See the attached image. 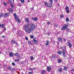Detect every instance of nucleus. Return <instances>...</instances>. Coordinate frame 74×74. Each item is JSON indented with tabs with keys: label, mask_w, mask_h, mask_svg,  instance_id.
I'll use <instances>...</instances> for the list:
<instances>
[{
	"label": "nucleus",
	"mask_w": 74,
	"mask_h": 74,
	"mask_svg": "<svg viewBox=\"0 0 74 74\" xmlns=\"http://www.w3.org/2000/svg\"><path fill=\"white\" fill-rule=\"evenodd\" d=\"M3 14L2 13H0V17H2L3 16Z\"/></svg>",
	"instance_id": "nucleus-27"
},
{
	"label": "nucleus",
	"mask_w": 74,
	"mask_h": 74,
	"mask_svg": "<svg viewBox=\"0 0 74 74\" xmlns=\"http://www.w3.org/2000/svg\"><path fill=\"white\" fill-rule=\"evenodd\" d=\"M31 31H33L36 28V26L33 24L31 23L30 24V28Z\"/></svg>",
	"instance_id": "nucleus-3"
},
{
	"label": "nucleus",
	"mask_w": 74,
	"mask_h": 74,
	"mask_svg": "<svg viewBox=\"0 0 74 74\" xmlns=\"http://www.w3.org/2000/svg\"><path fill=\"white\" fill-rule=\"evenodd\" d=\"M3 4H4V5H7V3L5 2H3Z\"/></svg>",
	"instance_id": "nucleus-45"
},
{
	"label": "nucleus",
	"mask_w": 74,
	"mask_h": 74,
	"mask_svg": "<svg viewBox=\"0 0 74 74\" xmlns=\"http://www.w3.org/2000/svg\"><path fill=\"white\" fill-rule=\"evenodd\" d=\"M57 43L58 44H59V43L57 42Z\"/></svg>",
	"instance_id": "nucleus-59"
},
{
	"label": "nucleus",
	"mask_w": 74,
	"mask_h": 74,
	"mask_svg": "<svg viewBox=\"0 0 74 74\" xmlns=\"http://www.w3.org/2000/svg\"><path fill=\"white\" fill-rule=\"evenodd\" d=\"M71 71H74V69H73L72 70H71Z\"/></svg>",
	"instance_id": "nucleus-51"
},
{
	"label": "nucleus",
	"mask_w": 74,
	"mask_h": 74,
	"mask_svg": "<svg viewBox=\"0 0 74 74\" xmlns=\"http://www.w3.org/2000/svg\"><path fill=\"white\" fill-rule=\"evenodd\" d=\"M25 39L26 40H28V38H27V37H26L25 38Z\"/></svg>",
	"instance_id": "nucleus-43"
},
{
	"label": "nucleus",
	"mask_w": 74,
	"mask_h": 74,
	"mask_svg": "<svg viewBox=\"0 0 74 74\" xmlns=\"http://www.w3.org/2000/svg\"><path fill=\"white\" fill-rule=\"evenodd\" d=\"M69 24H68V23L64 24L62 26V27L61 28V30L62 31L66 29V28L68 27H69Z\"/></svg>",
	"instance_id": "nucleus-5"
},
{
	"label": "nucleus",
	"mask_w": 74,
	"mask_h": 74,
	"mask_svg": "<svg viewBox=\"0 0 74 74\" xmlns=\"http://www.w3.org/2000/svg\"><path fill=\"white\" fill-rule=\"evenodd\" d=\"M0 53H1V52H0Z\"/></svg>",
	"instance_id": "nucleus-60"
},
{
	"label": "nucleus",
	"mask_w": 74,
	"mask_h": 74,
	"mask_svg": "<svg viewBox=\"0 0 74 74\" xmlns=\"http://www.w3.org/2000/svg\"><path fill=\"white\" fill-rule=\"evenodd\" d=\"M66 39H64V42H66Z\"/></svg>",
	"instance_id": "nucleus-49"
},
{
	"label": "nucleus",
	"mask_w": 74,
	"mask_h": 74,
	"mask_svg": "<svg viewBox=\"0 0 74 74\" xmlns=\"http://www.w3.org/2000/svg\"><path fill=\"white\" fill-rule=\"evenodd\" d=\"M28 2H30V1H28Z\"/></svg>",
	"instance_id": "nucleus-56"
},
{
	"label": "nucleus",
	"mask_w": 74,
	"mask_h": 74,
	"mask_svg": "<svg viewBox=\"0 0 74 74\" xmlns=\"http://www.w3.org/2000/svg\"><path fill=\"white\" fill-rule=\"evenodd\" d=\"M66 13H69L70 12V10H66Z\"/></svg>",
	"instance_id": "nucleus-29"
},
{
	"label": "nucleus",
	"mask_w": 74,
	"mask_h": 74,
	"mask_svg": "<svg viewBox=\"0 0 74 74\" xmlns=\"http://www.w3.org/2000/svg\"><path fill=\"white\" fill-rule=\"evenodd\" d=\"M51 60H53V59H56V57L55 56V54H53L52 56V57H51Z\"/></svg>",
	"instance_id": "nucleus-7"
},
{
	"label": "nucleus",
	"mask_w": 74,
	"mask_h": 74,
	"mask_svg": "<svg viewBox=\"0 0 74 74\" xmlns=\"http://www.w3.org/2000/svg\"><path fill=\"white\" fill-rule=\"evenodd\" d=\"M26 30V32L27 33H30L31 32V29L29 28V29H27Z\"/></svg>",
	"instance_id": "nucleus-8"
},
{
	"label": "nucleus",
	"mask_w": 74,
	"mask_h": 74,
	"mask_svg": "<svg viewBox=\"0 0 74 74\" xmlns=\"http://www.w3.org/2000/svg\"><path fill=\"white\" fill-rule=\"evenodd\" d=\"M6 30V28H4V29L3 30V32H4V31H5Z\"/></svg>",
	"instance_id": "nucleus-40"
},
{
	"label": "nucleus",
	"mask_w": 74,
	"mask_h": 74,
	"mask_svg": "<svg viewBox=\"0 0 74 74\" xmlns=\"http://www.w3.org/2000/svg\"><path fill=\"white\" fill-rule=\"evenodd\" d=\"M63 49H66V46H64L63 47Z\"/></svg>",
	"instance_id": "nucleus-42"
},
{
	"label": "nucleus",
	"mask_w": 74,
	"mask_h": 74,
	"mask_svg": "<svg viewBox=\"0 0 74 74\" xmlns=\"http://www.w3.org/2000/svg\"><path fill=\"white\" fill-rule=\"evenodd\" d=\"M58 53L59 55H62H62L64 57H66V55L65 54L66 53V51L64 49H63L62 50V51H58Z\"/></svg>",
	"instance_id": "nucleus-2"
},
{
	"label": "nucleus",
	"mask_w": 74,
	"mask_h": 74,
	"mask_svg": "<svg viewBox=\"0 0 74 74\" xmlns=\"http://www.w3.org/2000/svg\"><path fill=\"white\" fill-rule=\"evenodd\" d=\"M14 70H15V69H12V71H14Z\"/></svg>",
	"instance_id": "nucleus-47"
},
{
	"label": "nucleus",
	"mask_w": 74,
	"mask_h": 74,
	"mask_svg": "<svg viewBox=\"0 0 74 74\" xmlns=\"http://www.w3.org/2000/svg\"><path fill=\"white\" fill-rule=\"evenodd\" d=\"M10 5L11 6V7L12 8H14V5H12V3L11 2V4H10Z\"/></svg>",
	"instance_id": "nucleus-32"
},
{
	"label": "nucleus",
	"mask_w": 74,
	"mask_h": 74,
	"mask_svg": "<svg viewBox=\"0 0 74 74\" xmlns=\"http://www.w3.org/2000/svg\"><path fill=\"white\" fill-rule=\"evenodd\" d=\"M32 20L34 21H36L37 20V18L35 17V18H32Z\"/></svg>",
	"instance_id": "nucleus-20"
},
{
	"label": "nucleus",
	"mask_w": 74,
	"mask_h": 74,
	"mask_svg": "<svg viewBox=\"0 0 74 74\" xmlns=\"http://www.w3.org/2000/svg\"><path fill=\"white\" fill-rule=\"evenodd\" d=\"M58 41L59 42H62V40H63V38H62L61 37H59L58 38Z\"/></svg>",
	"instance_id": "nucleus-12"
},
{
	"label": "nucleus",
	"mask_w": 74,
	"mask_h": 74,
	"mask_svg": "<svg viewBox=\"0 0 74 74\" xmlns=\"http://www.w3.org/2000/svg\"><path fill=\"white\" fill-rule=\"evenodd\" d=\"M16 56H18V53H16L15 54Z\"/></svg>",
	"instance_id": "nucleus-34"
},
{
	"label": "nucleus",
	"mask_w": 74,
	"mask_h": 74,
	"mask_svg": "<svg viewBox=\"0 0 74 74\" xmlns=\"http://www.w3.org/2000/svg\"><path fill=\"white\" fill-rule=\"evenodd\" d=\"M8 0V1H10V3H12V2H11V0Z\"/></svg>",
	"instance_id": "nucleus-52"
},
{
	"label": "nucleus",
	"mask_w": 74,
	"mask_h": 74,
	"mask_svg": "<svg viewBox=\"0 0 74 74\" xmlns=\"http://www.w3.org/2000/svg\"><path fill=\"white\" fill-rule=\"evenodd\" d=\"M68 46H69V48H71V47H72V45L70 43V42L68 44Z\"/></svg>",
	"instance_id": "nucleus-22"
},
{
	"label": "nucleus",
	"mask_w": 74,
	"mask_h": 74,
	"mask_svg": "<svg viewBox=\"0 0 74 74\" xmlns=\"http://www.w3.org/2000/svg\"><path fill=\"white\" fill-rule=\"evenodd\" d=\"M69 9V8L68 7V6H67L65 8V10H68Z\"/></svg>",
	"instance_id": "nucleus-31"
},
{
	"label": "nucleus",
	"mask_w": 74,
	"mask_h": 74,
	"mask_svg": "<svg viewBox=\"0 0 74 74\" xmlns=\"http://www.w3.org/2000/svg\"><path fill=\"white\" fill-rule=\"evenodd\" d=\"M5 36H2V37H3V38H4V37Z\"/></svg>",
	"instance_id": "nucleus-55"
},
{
	"label": "nucleus",
	"mask_w": 74,
	"mask_h": 74,
	"mask_svg": "<svg viewBox=\"0 0 74 74\" xmlns=\"http://www.w3.org/2000/svg\"><path fill=\"white\" fill-rule=\"evenodd\" d=\"M28 43H29V44H31V42H30V41H28Z\"/></svg>",
	"instance_id": "nucleus-44"
},
{
	"label": "nucleus",
	"mask_w": 74,
	"mask_h": 74,
	"mask_svg": "<svg viewBox=\"0 0 74 74\" xmlns=\"http://www.w3.org/2000/svg\"><path fill=\"white\" fill-rule=\"evenodd\" d=\"M60 49H63V47H60Z\"/></svg>",
	"instance_id": "nucleus-48"
},
{
	"label": "nucleus",
	"mask_w": 74,
	"mask_h": 74,
	"mask_svg": "<svg viewBox=\"0 0 74 74\" xmlns=\"http://www.w3.org/2000/svg\"><path fill=\"white\" fill-rule=\"evenodd\" d=\"M66 30L67 32H69V30H70V29H69V28H67Z\"/></svg>",
	"instance_id": "nucleus-39"
},
{
	"label": "nucleus",
	"mask_w": 74,
	"mask_h": 74,
	"mask_svg": "<svg viewBox=\"0 0 74 74\" xmlns=\"http://www.w3.org/2000/svg\"><path fill=\"white\" fill-rule=\"evenodd\" d=\"M19 0L20 1H21V0Z\"/></svg>",
	"instance_id": "nucleus-62"
},
{
	"label": "nucleus",
	"mask_w": 74,
	"mask_h": 74,
	"mask_svg": "<svg viewBox=\"0 0 74 74\" xmlns=\"http://www.w3.org/2000/svg\"><path fill=\"white\" fill-rule=\"evenodd\" d=\"M29 70H30V71H33V69L31 68H30L29 69Z\"/></svg>",
	"instance_id": "nucleus-35"
},
{
	"label": "nucleus",
	"mask_w": 74,
	"mask_h": 74,
	"mask_svg": "<svg viewBox=\"0 0 74 74\" xmlns=\"http://www.w3.org/2000/svg\"><path fill=\"white\" fill-rule=\"evenodd\" d=\"M29 27V24H27V25H25L24 26V30H26L27 29H28Z\"/></svg>",
	"instance_id": "nucleus-6"
},
{
	"label": "nucleus",
	"mask_w": 74,
	"mask_h": 74,
	"mask_svg": "<svg viewBox=\"0 0 74 74\" xmlns=\"http://www.w3.org/2000/svg\"><path fill=\"white\" fill-rule=\"evenodd\" d=\"M33 72H29L28 73V74H33Z\"/></svg>",
	"instance_id": "nucleus-30"
},
{
	"label": "nucleus",
	"mask_w": 74,
	"mask_h": 74,
	"mask_svg": "<svg viewBox=\"0 0 74 74\" xmlns=\"http://www.w3.org/2000/svg\"><path fill=\"white\" fill-rule=\"evenodd\" d=\"M49 2L50 3H47V2H45L44 3L45 5L49 7V8H51L52 5V2H53V0H49Z\"/></svg>",
	"instance_id": "nucleus-1"
},
{
	"label": "nucleus",
	"mask_w": 74,
	"mask_h": 74,
	"mask_svg": "<svg viewBox=\"0 0 74 74\" xmlns=\"http://www.w3.org/2000/svg\"><path fill=\"white\" fill-rule=\"evenodd\" d=\"M13 15L15 18V20L17 21L18 23H20L21 22V21L19 20V18L17 17V15L16 14H13Z\"/></svg>",
	"instance_id": "nucleus-4"
},
{
	"label": "nucleus",
	"mask_w": 74,
	"mask_h": 74,
	"mask_svg": "<svg viewBox=\"0 0 74 74\" xmlns=\"http://www.w3.org/2000/svg\"><path fill=\"white\" fill-rule=\"evenodd\" d=\"M69 21V19L68 18H66V21L67 22H68V21Z\"/></svg>",
	"instance_id": "nucleus-33"
},
{
	"label": "nucleus",
	"mask_w": 74,
	"mask_h": 74,
	"mask_svg": "<svg viewBox=\"0 0 74 74\" xmlns=\"http://www.w3.org/2000/svg\"><path fill=\"white\" fill-rule=\"evenodd\" d=\"M20 1L21 2V3H23H23H25V0H21Z\"/></svg>",
	"instance_id": "nucleus-25"
},
{
	"label": "nucleus",
	"mask_w": 74,
	"mask_h": 74,
	"mask_svg": "<svg viewBox=\"0 0 74 74\" xmlns=\"http://www.w3.org/2000/svg\"><path fill=\"white\" fill-rule=\"evenodd\" d=\"M49 41L48 40H47L46 41V46H48V45H49Z\"/></svg>",
	"instance_id": "nucleus-16"
},
{
	"label": "nucleus",
	"mask_w": 74,
	"mask_h": 74,
	"mask_svg": "<svg viewBox=\"0 0 74 74\" xmlns=\"http://www.w3.org/2000/svg\"><path fill=\"white\" fill-rule=\"evenodd\" d=\"M9 55L10 57H13L14 55V54L13 52H11L9 53Z\"/></svg>",
	"instance_id": "nucleus-9"
},
{
	"label": "nucleus",
	"mask_w": 74,
	"mask_h": 74,
	"mask_svg": "<svg viewBox=\"0 0 74 74\" xmlns=\"http://www.w3.org/2000/svg\"><path fill=\"white\" fill-rule=\"evenodd\" d=\"M29 18H25V21L27 23H30V21H29Z\"/></svg>",
	"instance_id": "nucleus-14"
},
{
	"label": "nucleus",
	"mask_w": 74,
	"mask_h": 74,
	"mask_svg": "<svg viewBox=\"0 0 74 74\" xmlns=\"http://www.w3.org/2000/svg\"><path fill=\"white\" fill-rule=\"evenodd\" d=\"M31 38H34V36L32 35L30 36Z\"/></svg>",
	"instance_id": "nucleus-36"
},
{
	"label": "nucleus",
	"mask_w": 74,
	"mask_h": 74,
	"mask_svg": "<svg viewBox=\"0 0 74 74\" xmlns=\"http://www.w3.org/2000/svg\"><path fill=\"white\" fill-rule=\"evenodd\" d=\"M63 67H64V68L63 69V70H65V71H67V67L66 66H63Z\"/></svg>",
	"instance_id": "nucleus-21"
},
{
	"label": "nucleus",
	"mask_w": 74,
	"mask_h": 74,
	"mask_svg": "<svg viewBox=\"0 0 74 74\" xmlns=\"http://www.w3.org/2000/svg\"><path fill=\"white\" fill-rule=\"evenodd\" d=\"M48 35H49H49H50V34H49V33H48Z\"/></svg>",
	"instance_id": "nucleus-54"
},
{
	"label": "nucleus",
	"mask_w": 74,
	"mask_h": 74,
	"mask_svg": "<svg viewBox=\"0 0 74 74\" xmlns=\"http://www.w3.org/2000/svg\"><path fill=\"white\" fill-rule=\"evenodd\" d=\"M8 69H9V70H11V66H9Z\"/></svg>",
	"instance_id": "nucleus-46"
},
{
	"label": "nucleus",
	"mask_w": 74,
	"mask_h": 74,
	"mask_svg": "<svg viewBox=\"0 0 74 74\" xmlns=\"http://www.w3.org/2000/svg\"><path fill=\"white\" fill-rule=\"evenodd\" d=\"M9 14H10L9 13H5V15L4 16V17H7L8 16Z\"/></svg>",
	"instance_id": "nucleus-15"
},
{
	"label": "nucleus",
	"mask_w": 74,
	"mask_h": 74,
	"mask_svg": "<svg viewBox=\"0 0 74 74\" xmlns=\"http://www.w3.org/2000/svg\"><path fill=\"white\" fill-rule=\"evenodd\" d=\"M1 27H2V28H4V25L3 24L1 25V23H0V28H1Z\"/></svg>",
	"instance_id": "nucleus-19"
},
{
	"label": "nucleus",
	"mask_w": 74,
	"mask_h": 74,
	"mask_svg": "<svg viewBox=\"0 0 74 74\" xmlns=\"http://www.w3.org/2000/svg\"><path fill=\"white\" fill-rule=\"evenodd\" d=\"M33 41L34 42V44H37L38 43V41L35 38L33 39Z\"/></svg>",
	"instance_id": "nucleus-11"
},
{
	"label": "nucleus",
	"mask_w": 74,
	"mask_h": 74,
	"mask_svg": "<svg viewBox=\"0 0 74 74\" xmlns=\"http://www.w3.org/2000/svg\"><path fill=\"white\" fill-rule=\"evenodd\" d=\"M18 5L19 6H20V7H21V5H21V3H18Z\"/></svg>",
	"instance_id": "nucleus-38"
},
{
	"label": "nucleus",
	"mask_w": 74,
	"mask_h": 74,
	"mask_svg": "<svg viewBox=\"0 0 74 74\" xmlns=\"http://www.w3.org/2000/svg\"><path fill=\"white\" fill-rule=\"evenodd\" d=\"M51 69V68L50 66H47V71L48 72H50Z\"/></svg>",
	"instance_id": "nucleus-10"
},
{
	"label": "nucleus",
	"mask_w": 74,
	"mask_h": 74,
	"mask_svg": "<svg viewBox=\"0 0 74 74\" xmlns=\"http://www.w3.org/2000/svg\"><path fill=\"white\" fill-rule=\"evenodd\" d=\"M12 42L13 44H15V45H17L18 44L17 43H16L15 40H12Z\"/></svg>",
	"instance_id": "nucleus-17"
},
{
	"label": "nucleus",
	"mask_w": 74,
	"mask_h": 74,
	"mask_svg": "<svg viewBox=\"0 0 74 74\" xmlns=\"http://www.w3.org/2000/svg\"><path fill=\"white\" fill-rule=\"evenodd\" d=\"M47 24H48V25H49V24H50V22H47Z\"/></svg>",
	"instance_id": "nucleus-50"
},
{
	"label": "nucleus",
	"mask_w": 74,
	"mask_h": 74,
	"mask_svg": "<svg viewBox=\"0 0 74 74\" xmlns=\"http://www.w3.org/2000/svg\"><path fill=\"white\" fill-rule=\"evenodd\" d=\"M56 26H55L56 27H57V26H58L57 24H56Z\"/></svg>",
	"instance_id": "nucleus-57"
},
{
	"label": "nucleus",
	"mask_w": 74,
	"mask_h": 74,
	"mask_svg": "<svg viewBox=\"0 0 74 74\" xmlns=\"http://www.w3.org/2000/svg\"><path fill=\"white\" fill-rule=\"evenodd\" d=\"M35 69H36V68H34V70H35Z\"/></svg>",
	"instance_id": "nucleus-58"
},
{
	"label": "nucleus",
	"mask_w": 74,
	"mask_h": 74,
	"mask_svg": "<svg viewBox=\"0 0 74 74\" xmlns=\"http://www.w3.org/2000/svg\"><path fill=\"white\" fill-rule=\"evenodd\" d=\"M12 64L13 66H15V64L14 63H12Z\"/></svg>",
	"instance_id": "nucleus-41"
},
{
	"label": "nucleus",
	"mask_w": 74,
	"mask_h": 74,
	"mask_svg": "<svg viewBox=\"0 0 74 74\" xmlns=\"http://www.w3.org/2000/svg\"><path fill=\"white\" fill-rule=\"evenodd\" d=\"M46 71L45 70H42L41 71V74H45Z\"/></svg>",
	"instance_id": "nucleus-13"
},
{
	"label": "nucleus",
	"mask_w": 74,
	"mask_h": 74,
	"mask_svg": "<svg viewBox=\"0 0 74 74\" xmlns=\"http://www.w3.org/2000/svg\"><path fill=\"white\" fill-rule=\"evenodd\" d=\"M0 66H1V65L0 64Z\"/></svg>",
	"instance_id": "nucleus-61"
},
{
	"label": "nucleus",
	"mask_w": 74,
	"mask_h": 74,
	"mask_svg": "<svg viewBox=\"0 0 74 74\" xmlns=\"http://www.w3.org/2000/svg\"><path fill=\"white\" fill-rule=\"evenodd\" d=\"M64 15H63V14H61V15L60 16V17L61 18H63V17H64Z\"/></svg>",
	"instance_id": "nucleus-23"
},
{
	"label": "nucleus",
	"mask_w": 74,
	"mask_h": 74,
	"mask_svg": "<svg viewBox=\"0 0 74 74\" xmlns=\"http://www.w3.org/2000/svg\"><path fill=\"white\" fill-rule=\"evenodd\" d=\"M8 10L9 12H13V9H11V8H8Z\"/></svg>",
	"instance_id": "nucleus-18"
},
{
	"label": "nucleus",
	"mask_w": 74,
	"mask_h": 74,
	"mask_svg": "<svg viewBox=\"0 0 74 74\" xmlns=\"http://www.w3.org/2000/svg\"><path fill=\"white\" fill-rule=\"evenodd\" d=\"M13 30H15V27L13 28Z\"/></svg>",
	"instance_id": "nucleus-53"
},
{
	"label": "nucleus",
	"mask_w": 74,
	"mask_h": 74,
	"mask_svg": "<svg viewBox=\"0 0 74 74\" xmlns=\"http://www.w3.org/2000/svg\"><path fill=\"white\" fill-rule=\"evenodd\" d=\"M58 71H59L60 73H61L62 71V68L59 69H58Z\"/></svg>",
	"instance_id": "nucleus-24"
},
{
	"label": "nucleus",
	"mask_w": 74,
	"mask_h": 74,
	"mask_svg": "<svg viewBox=\"0 0 74 74\" xmlns=\"http://www.w3.org/2000/svg\"><path fill=\"white\" fill-rule=\"evenodd\" d=\"M30 59L31 60H33V59H34V58H33V56H32L30 58Z\"/></svg>",
	"instance_id": "nucleus-28"
},
{
	"label": "nucleus",
	"mask_w": 74,
	"mask_h": 74,
	"mask_svg": "<svg viewBox=\"0 0 74 74\" xmlns=\"http://www.w3.org/2000/svg\"><path fill=\"white\" fill-rule=\"evenodd\" d=\"M14 61H15V62H19V59H18V60H15Z\"/></svg>",
	"instance_id": "nucleus-37"
},
{
	"label": "nucleus",
	"mask_w": 74,
	"mask_h": 74,
	"mask_svg": "<svg viewBox=\"0 0 74 74\" xmlns=\"http://www.w3.org/2000/svg\"><path fill=\"white\" fill-rule=\"evenodd\" d=\"M58 62L59 63H61L62 62V60L60 59H59L58 60Z\"/></svg>",
	"instance_id": "nucleus-26"
}]
</instances>
